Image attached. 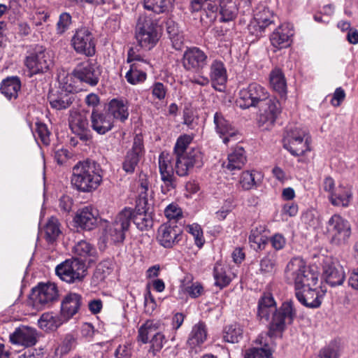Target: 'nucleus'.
Instances as JSON below:
<instances>
[{
  "label": "nucleus",
  "mask_w": 358,
  "mask_h": 358,
  "mask_svg": "<svg viewBox=\"0 0 358 358\" xmlns=\"http://www.w3.org/2000/svg\"><path fill=\"white\" fill-rule=\"evenodd\" d=\"M228 162L226 168L230 171L239 170L243 168L246 162V155L244 148L236 146L228 155Z\"/></svg>",
  "instance_id": "obj_35"
},
{
  "label": "nucleus",
  "mask_w": 358,
  "mask_h": 358,
  "mask_svg": "<svg viewBox=\"0 0 358 358\" xmlns=\"http://www.w3.org/2000/svg\"><path fill=\"white\" fill-rule=\"evenodd\" d=\"M66 321L62 313L58 315L53 313H44L38 322L39 327L43 329L55 330Z\"/></svg>",
  "instance_id": "obj_37"
},
{
  "label": "nucleus",
  "mask_w": 358,
  "mask_h": 358,
  "mask_svg": "<svg viewBox=\"0 0 358 358\" xmlns=\"http://www.w3.org/2000/svg\"><path fill=\"white\" fill-rule=\"evenodd\" d=\"M258 108H259V123L266 124L268 126L275 123L282 110L279 101L275 97H270L269 95Z\"/></svg>",
  "instance_id": "obj_19"
},
{
  "label": "nucleus",
  "mask_w": 358,
  "mask_h": 358,
  "mask_svg": "<svg viewBox=\"0 0 358 358\" xmlns=\"http://www.w3.org/2000/svg\"><path fill=\"white\" fill-rule=\"evenodd\" d=\"M162 185L161 192L164 194H167L176 187V178L174 176H161Z\"/></svg>",
  "instance_id": "obj_58"
},
{
  "label": "nucleus",
  "mask_w": 358,
  "mask_h": 358,
  "mask_svg": "<svg viewBox=\"0 0 358 358\" xmlns=\"http://www.w3.org/2000/svg\"><path fill=\"white\" fill-rule=\"evenodd\" d=\"M85 264L78 258L66 259L55 268L56 274L61 280L68 283L80 281L84 277Z\"/></svg>",
  "instance_id": "obj_12"
},
{
  "label": "nucleus",
  "mask_w": 358,
  "mask_h": 358,
  "mask_svg": "<svg viewBox=\"0 0 358 358\" xmlns=\"http://www.w3.org/2000/svg\"><path fill=\"white\" fill-rule=\"evenodd\" d=\"M129 103L124 97L112 99L108 104V115L114 119L124 122L129 117Z\"/></svg>",
  "instance_id": "obj_27"
},
{
  "label": "nucleus",
  "mask_w": 358,
  "mask_h": 358,
  "mask_svg": "<svg viewBox=\"0 0 358 358\" xmlns=\"http://www.w3.org/2000/svg\"><path fill=\"white\" fill-rule=\"evenodd\" d=\"M72 23V17L67 12L62 13L56 24V31L58 34H63L67 31Z\"/></svg>",
  "instance_id": "obj_51"
},
{
  "label": "nucleus",
  "mask_w": 358,
  "mask_h": 358,
  "mask_svg": "<svg viewBox=\"0 0 358 358\" xmlns=\"http://www.w3.org/2000/svg\"><path fill=\"white\" fill-rule=\"evenodd\" d=\"M160 176H174L175 167H173V157L168 152L160 153L158 159Z\"/></svg>",
  "instance_id": "obj_43"
},
{
  "label": "nucleus",
  "mask_w": 358,
  "mask_h": 358,
  "mask_svg": "<svg viewBox=\"0 0 358 358\" xmlns=\"http://www.w3.org/2000/svg\"><path fill=\"white\" fill-rule=\"evenodd\" d=\"M152 93L153 96L159 100H162L166 94V88L162 83H155L152 86Z\"/></svg>",
  "instance_id": "obj_64"
},
{
  "label": "nucleus",
  "mask_w": 358,
  "mask_h": 358,
  "mask_svg": "<svg viewBox=\"0 0 358 358\" xmlns=\"http://www.w3.org/2000/svg\"><path fill=\"white\" fill-rule=\"evenodd\" d=\"M150 346L148 352L152 353L153 356L156 355L162 349L164 344L166 342L165 336L158 331L149 341Z\"/></svg>",
  "instance_id": "obj_49"
},
{
  "label": "nucleus",
  "mask_w": 358,
  "mask_h": 358,
  "mask_svg": "<svg viewBox=\"0 0 358 358\" xmlns=\"http://www.w3.org/2000/svg\"><path fill=\"white\" fill-rule=\"evenodd\" d=\"M193 138L187 134H184L178 137L174 146V154L176 158L188 152L190 149L189 145L192 141Z\"/></svg>",
  "instance_id": "obj_47"
},
{
  "label": "nucleus",
  "mask_w": 358,
  "mask_h": 358,
  "mask_svg": "<svg viewBox=\"0 0 358 358\" xmlns=\"http://www.w3.org/2000/svg\"><path fill=\"white\" fill-rule=\"evenodd\" d=\"M294 35L292 27L289 24H282L277 27L270 36L272 45L282 49L289 47Z\"/></svg>",
  "instance_id": "obj_25"
},
{
  "label": "nucleus",
  "mask_w": 358,
  "mask_h": 358,
  "mask_svg": "<svg viewBox=\"0 0 358 358\" xmlns=\"http://www.w3.org/2000/svg\"><path fill=\"white\" fill-rule=\"evenodd\" d=\"M203 165V154L199 148H192L188 152L176 158V173L180 177L189 174L194 169Z\"/></svg>",
  "instance_id": "obj_7"
},
{
  "label": "nucleus",
  "mask_w": 358,
  "mask_h": 358,
  "mask_svg": "<svg viewBox=\"0 0 358 358\" xmlns=\"http://www.w3.org/2000/svg\"><path fill=\"white\" fill-rule=\"evenodd\" d=\"M82 304V296L77 293L70 292L63 299L61 304V313L67 321L76 315Z\"/></svg>",
  "instance_id": "obj_29"
},
{
  "label": "nucleus",
  "mask_w": 358,
  "mask_h": 358,
  "mask_svg": "<svg viewBox=\"0 0 358 358\" xmlns=\"http://www.w3.org/2000/svg\"><path fill=\"white\" fill-rule=\"evenodd\" d=\"M71 45L77 53L91 57L95 54V42L91 30L86 27L78 28L72 37Z\"/></svg>",
  "instance_id": "obj_15"
},
{
  "label": "nucleus",
  "mask_w": 358,
  "mask_h": 358,
  "mask_svg": "<svg viewBox=\"0 0 358 358\" xmlns=\"http://www.w3.org/2000/svg\"><path fill=\"white\" fill-rule=\"evenodd\" d=\"M271 315L272 318L268 324L267 335L271 338L282 337L286 324H292L296 316L294 302L285 301L278 309L272 294L264 293L258 301L257 316L261 320L268 322Z\"/></svg>",
  "instance_id": "obj_2"
},
{
  "label": "nucleus",
  "mask_w": 358,
  "mask_h": 358,
  "mask_svg": "<svg viewBox=\"0 0 358 358\" xmlns=\"http://www.w3.org/2000/svg\"><path fill=\"white\" fill-rule=\"evenodd\" d=\"M208 55L198 47L187 48L182 57V65L187 71L199 73L208 65Z\"/></svg>",
  "instance_id": "obj_16"
},
{
  "label": "nucleus",
  "mask_w": 358,
  "mask_h": 358,
  "mask_svg": "<svg viewBox=\"0 0 358 358\" xmlns=\"http://www.w3.org/2000/svg\"><path fill=\"white\" fill-rule=\"evenodd\" d=\"M157 305L154 296L148 289L144 295V308L147 314L151 315L155 310Z\"/></svg>",
  "instance_id": "obj_60"
},
{
  "label": "nucleus",
  "mask_w": 358,
  "mask_h": 358,
  "mask_svg": "<svg viewBox=\"0 0 358 358\" xmlns=\"http://www.w3.org/2000/svg\"><path fill=\"white\" fill-rule=\"evenodd\" d=\"M138 198L136 199V227L145 233L141 236L138 242L143 245H149L151 241L148 231L153 226V207L148 200L150 182L148 175L141 172L139 174Z\"/></svg>",
  "instance_id": "obj_3"
},
{
  "label": "nucleus",
  "mask_w": 358,
  "mask_h": 358,
  "mask_svg": "<svg viewBox=\"0 0 358 358\" xmlns=\"http://www.w3.org/2000/svg\"><path fill=\"white\" fill-rule=\"evenodd\" d=\"M21 88V82L18 77L13 76L4 79L0 87L1 92L8 99H17Z\"/></svg>",
  "instance_id": "obj_34"
},
{
  "label": "nucleus",
  "mask_w": 358,
  "mask_h": 358,
  "mask_svg": "<svg viewBox=\"0 0 358 358\" xmlns=\"http://www.w3.org/2000/svg\"><path fill=\"white\" fill-rule=\"evenodd\" d=\"M69 124L71 131L82 141L87 142L92 139L88 120L85 115L75 113L69 118Z\"/></svg>",
  "instance_id": "obj_21"
},
{
  "label": "nucleus",
  "mask_w": 358,
  "mask_h": 358,
  "mask_svg": "<svg viewBox=\"0 0 358 358\" xmlns=\"http://www.w3.org/2000/svg\"><path fill=\"white\" fill-rule=\"evenodd\" d=\"M244 327L238 322L226 325L222 330V338L224 342L238 343L243 338Z\"/></svg>",
  "instance_id": "obj_33"
},
{
  "label": "nucleus",
  "mask_w": 358,
  "mask_h": 358,
  "mask_svg": "<svg viewBox=\"0 0 358 358\" xmlns=\"http://www.w3.org/2000/svg\"><path fill=\"white\" fill-rule=\"evenodd\" d=\"M138 32L136 39L143 49L150 50L156 45L160 38L157 22L150 17L140 16L138 20Z\"/></svg>",
  "instance_id": "obj_6"
},
{
  "label": "nucleus",
  "mask_w": 358,
  "mask_h": 358,
  "mask_svg": "<svg viewBox=\"0 0 358 358\" xmlns=\"http://www.w3.org/2000/svg\"><path fill=\"white\" fill-rule=\"evenodd\" d=\"M238 7L236 2L229 1L227 2L222 1L220 3V14L222 22L231 21L236 17Z\"/></svg>",
  "instance_id": "obj_45"
},
{
  "label": "nucleus",
  "mask_w": 358,
  "mask_h": 358,
  "mask_svg": "<svg viewBox=\"0 0 358 358\" xmlns=\"http://www.w3.org/2000/svg\"><path fill=\"white\" fill-rule=\"evenodd\" d=\"M322 278L331 287L341 285L345 278L343 266L325 258L322 263Z\"/></svg>",
  "instance_id": "obj_20"
},
{
  "label": "nucleus",
  "mask_w": 358,
  "mask_h": 358,
  "mask_svg": "<svg viewBox=\"0 0 358 358\" xmlns=\"http://www.w3.org/2000/svg\"><path fill=\"white\" fill-rule=\"evenodd\" d=\"M159 323L154 320L146 321L138 329V341L147 343L159 331Z\"/></svg>",
  "instance_id": "obj_40"
},
{
  "label": "nucleus",
  "mask_w": 358,
  "mask_h": 358,
  "mask_svg": "<svg viewBox=\"0 0 358 358\" xmlns=\"http://www.w3.org/2000/svg\"><path fill=\"white\" fill-rule=\"evenodd\" d=\"M134 61V48L131 47L129 49L128 54H127V59L126 64L124 63L122 66H121L120 71L121 73L124 70L127 69V64H129V69L125 73V78L127 81L131 84L134 85V64H132V62Z\"/></svg>",
  "instance_id": "obj_46"
},
{
  "label": "nucleus",
  "mask_w": 358,
  "mask_h": 358,
  "mask_svg": "<svg viewBox=\"0 0 358 358\" xmlns=\"http://www.w3.org/2000/svg\"><path fill=\"white\" fill-rule=\"evenodd\" d=\"M284 277L287 283L294 285L295 296L301 304L308 308L321 306L327 291L322 286H316L319 273L302 259L292 258L285 267Z\"/></svg>",
  "instance_id": "obj_1"
},
{
  "label": "nucleus",
  "mask_w": 358,
  "mask_h": 358,
  "mask_svg": "<svg viewBox=\"0 0 358 358\" xmlns=\"http://www.w3.org/2000/svg\"><path fill=\"white\" fill-rule=\"evenodd\" d=\"M187 231L194 236L195 245L201 248L205 243L201 226L196 223L189 224L187 226Z\"/></svg>",
  "instance_id": "obj_50"
},
{
  "label": "nucleus",
  "mask_w": 358,
  "mask_h": 358,
  "mask_svg": "<svg viewBox=\"0 0 358 358\" xmlns=\"http://www.w3.org/2000/svg\"><path fill=\"white\" fill-rule=\"evenodd\" d=\"M24 64L28 70L29 77H32L49 71L53 66V57L43 46L35 45L27 52Z\"/></svg>",
  "instance_id": "obj_5"
},
{
  "label": "nucleus",
  "mask_w": 358,
  "mask_h": 358,
  "mask_svg": "<svg viewBox=\"0 0 358 358\" xmlns=\"http://www.w3.org/2000/svg\"><path fill=\"white\" fill-rule=\"evenodd\" d=\"M277 268V257L274 252H268L259 261V273L264 277L273 276Z\"/></svg>",
  "instance_id": "obj_36"
},
{
  "label": "nucleus",
  "mask_w": 358,
  "mask_h": 358,
  "mask_svg": "<svg viewBox=\"0 0 358 358\" xmlns=\"http://www.w3.org/2000/svg\"><path fill=\"white\" fill-rule=\"evenodd\" d=\"M97 210L90 206L79 209L74 218L77 227L85 230H92L97 225Z\"/></svg>",
  "instance_id": "obj_23"
},
{
  "label": "nucleus",
  "mask_w": 358,
  "mask_h": 358,
  "mask_svg": "<svg viewBox=\"0 0 358 358\" xmlns=\"http://www.w3.org/2000/svg\"><path fill=\"white\" fill-rule=\"evenodd\" d=\"M182 237V231L176 222L164 223L157 231V241L165 248H173L180 243Z\"/></svg>",
  "instance_id": "obj_18"
},
{
  "label": "nucleus",
  "mask_w": 358,
  "mask_h": 358,
  "mask_svg": "<svg viewBox=\"0 0 358 358\" xmlns=\"http://www.w3.org/2000/svg\"><path fill=\"white\" fill-rule=\"evenodd\" d=\"M74 95L57 90L48 95V101L52 108L57 110L68 108L74 101Z\"/></svg>",
  "instance_id": "obj_31"
},
{
  "label": "nucleus",
  "mask_w": 358,
  "mask_h": 358,
  "mask_svg": "<svg viewBox=\"0 0 358 358\" xmlns=\"http://www.w3.org/2000/svg\"><path fill=\"white\" fill-rule=\"evenodd\" d=\"M134 217V210L125 207L116 217L115 221L108 227L107 238L114 243L122 242L125 238L130 222Z\"/></svg>",
  "instance_id": "obj_11"
},
{
  "label": "nucleus",
  "mask_w": 358,
  "mask_h": 358,
  "mask_svg": "<svg viewBox=\"0 0 358 358\" xmlns=\"http://www.w3.org/2000/svg\"><path fill=\"white\" fill-rule=\"evenodd\" d=\"M264 347L252 348L248 349L245 354L244 358H271V351L268 345L264 343Z\"/></svg>",
  "instance_id": "obj_48"
},
{
  "label": "nucleus",
  "mask_w": 358,
  "mask_h": 358,
  "mask_svg": "<svg viewBox=\"0 0 358 358\" xmlns=\"http://www.w3.org/2000/svg\"><path fill=\"white\" fill-rule=\"evenodd\" d=\"M122 169L128 173H132L134 171V144L125 156L122 163Z\"/></svg>",
  "instance_id": "obj_57"
},
{
  "label": "nucleus",
  "mask_w": 358,
  "mask_h": 358,
  "mask_svg": "<svg viewBox=\"0 0 358 358\" xmlns=\"http://www.w3.org/2000/svg\"><path fill=\"white\" fill-rule=\"evenodd\" d=\"M327 232L331 243L334 245L345 243L351 235V227L348 220L340 215L334 214L327 222Z\"/></svg>",
  "instance_id": "obj_13"
},
{
  "label": "nucleus",
  "mask_w": 358,
  "mask_h": 358,
  "mask_svg": "<svg viewBox=\"0 0 358 358\" xmlns=\"http://www.w3.org/2000/svg\"><path fill=\"white\" fill-rule=\"evenodd\" d=\"M249 243L250 247L255 251H261L265 249L268 243V238L266 236H257L253 235L249 236Z\"/></svg>",
  "instance_id": "obj_55"
},
{
  "label": "nucleus",
  "mask_w": 358,
  "mask_h": 358,
  "mask_svg": "<svg viewBox=\"0 0 358 358\" xmlns=\"http://www.w3.org/2000/svg\"><path fill=\"white\" fill-rule=\"evenodd\" d=\"M185 291L191 298L196 299L203 294L204 289L200 282H196L186 287Z\"/></svg>",
  "instance_id": "obj_61"
},
{
  "label": "nucleus",
  "mask_w": 358,
  "mask_h": 358,
  "mask_svg": "<svg viewBox=\"0 0 358 358\" xmlns=\"http://www.w3.org/2000/svg\"><path fill=\"white\" fill-rule=\"evenodd\" d=\"M77 337L72 334H66L55 349V353L60 356L68 354L77 345Z\"/></svg>",
  "instance_id": "obj_44"
},
{
  "label": "nucleus",
  "mask_w": 358,
  "mask_h": 358,
  "mask_svg": "<svg viewBox=\"0 0 358 358\" xmlns=\"http://www.w3.org/2000/svg\"><path fill=\"white\" fill-rule=\"evenodd\" d=\"M283 146L293 156L303 155L310 150L308 132L299 127L291 129L283 139Z\"/></svg>",
  "instance_id": "obj_9"
},
{
  "label": "nucleus",
  "mask_w": 358,
  "mask_h": 358,
  "mask_svg": "<svg viewBox=\"0 0 358 358\" xmlns=\"http://www.w3.org/2000/svg\"><path fill=\"white\" fill-rule=\"evenodd\" d=\"M72 76H66L59 81V87L57 90L66 94L74 95L78 92V88L74 85Z\"/></svg>",
  "instance_id": "obj_52"
},
{
  "label": "nucleus",
  "mask_w": 358,
  "mask_h": 358,
  "mask_svg": "<svg viewBox=\"0 0 358 358\" xmlns=\"http://www.w3.org/2000/svg\"><path fill=\"white\" fill-rule=\"evenodd\" d=\"M253 19L248 26L249 33L256 37H261L266 29L274 23L272 11L265 5L260 4L254 10Z\"/></svg>",
  "instance_id": "obj_14"
},
{
  "label": "nucleus",
  "mask_w": 358,
  "mask_h": 358,
  "mask_svg": "<svg viewBox=\"0 0 358 358\" xmlns=\"http://www.w3.org/2000/svg\"><path fill=\"white\" fill-rule=\"evenodd\" d=\"M270 85L282 97L287 94V83L285 76L280 69H273L270 73Z\"/></svg>",
  "instance_id": "obj_39"
},
{
  "label": "nucleus",
  "mask_w": 358,
  "mask_h": 358,
  "mask_svg": "<svg viewBox=\"0 0 358 358\" xmlns=\"http://www.w3.org/2000/svg\"><path fill=\"white\" fill-rule=\"evenodd\" d=\"M269 95L267 90L257 83H250L239 92L237 104L241 108L248 109L258 107Z\"/></svg>",
  "instance_id": "obj_10"
},
{
  "label": "nucleus",
  "mask_w": 358,
  "mask_h": 358,
  "mask_svg": "<svg viewBox=\"0 0 358 358\" xmlns=\"http://www.w3.org/2000/svg\"><path fill=\"white\" fill-rule=\"evenodd\" d=\"M228 266L217 262L213 268V277L215 285L222 289L227 287L231 281V276L228 274Z\"/></svg>",
  "instance_id": "obj_38"
},
{
  "label": "nucleus",
  "mask_w": 358,
  "mask_h": 358,
  "mask_svg": "<svg viewBox=\"0 0 358 358\" xmlns=\"http://www.w3.org/2000/svg\"><path fill=\"white\" fill-rule=\"evenodd\" d=\"M73 199L67 195H63L59 200V208L64 213H69L73 206Z\"/></svg>",
  "instance_id": "obj_63"
},
{
  "label": "nucleus",
  "mask_w": 358,
  "mask_h": 358,
  "mask_svg": "<svg viewBox=\"0 0 358 358\" xmlns=\"http://www.w3.org/2000/svg\"><path fill=\"white\" fill-rule=\"evenodd\" d=\"M164 215L169 220V222H171L172 220H176L182 217V212L177 203H171L166 207Z\"/></svg>",
  "instance_id": "obj_54"
},
{
  "label": "nucleus",
  "mask_w": 358,
  "mask_h": 358,
  "mask_svg": "<svg viewBox=\"0 0 358 358\" xmlns=\"http://www.w3.org/2000/svg\"><path fill=\"white\" fill-rule=\"evenodd\" d=\"M352 197V193L350 188L343 185L336 187V189L329 194V199L334 206L348 207Z\"/></svg>",
  "instance_id": "obj_30"
},
{
  "label": "nucleus",
  "mask_w": 358,
  "mask_h": 358,
  "mask_svg": "<svg viewBox=\"0 0 358 358\" xmlns=\"http://www.w3.org/2000/svg\"><path fill=\"white\" fill-rule=\"evenodd\" d=\"M209 78L212 87L221 92L227 81V72L224 64L219 59H214L210 65Z\"/></svg>",
  "instance_id": "obj_24"
},
{
  "label": "nucleus",
  "mask_w": 358,
  "mask_h": 358,
  "mask_svg": "<svg viewBox=\"0 0 358 358\" xmlns=\"http://www.w3.org/2000/svg\"><path fill=\"white\" fill-rule=\"evenodd\" d=\"M36 330L27 326H20L10 335V341L13 344L25 347L34 345L37 342Z\"/></svg>",
  "instance_id": "obj_22"
},
{
  "label": "nucleus",
  "mask_w": 358,
  "mask_h": 358,
  "mask_svg": "<svg viewBox=\"0 0 358 358\" xmlns=\"http://www.w3.org/2000/svg\"><path fill=\"white\" fill-rule=\"evenodd\" d=\"M90 120L92 129L100 135L106 134L114 127L113 117L106 112L103 113L93 110Z\"/></svg>",
  "instance_id": "obj_26"
},
{
  "label": "nucleus",
  "mask_w": 358,
  "mask_h": 358,
  "mask_svg": "<svg viewBox=\"0 0 358 358\" xmlns=\"http://www.w3.org/2000/svg\"><path fill=\"white\" fill-rule=\"evenodd\" d=\"M261 176L257 171H243L240 178V185L244 190L257 187L260 183Z\"/></svg>",
  "instance_id": "obj_42"
},
{
  "label": "nucleus",
  "mask_w": 358,
  "mask_h": 358,
  "mask_svg": "<svg viewBox=\"0 0 358 358\" xmlns=\"http://www.w3.org/2000/svg\"><path fill=\"white\" fill-rule=\"evenodd\" d=\"M43 231L46 241L48 243H53L62 233L58 219L51 217L45 224Z\"/></svg>",
  "instance_id": "obj_41"
},
{
  "label": "nucleus",
  "mask_w": 358,
  "mask_h": 358,
  "mask_svg": "<svg viewBox=\"0 0 358 358\" xmlns=\"http://www.w3.org/2000/svg\"><path fill=\"white\" fill-rule=\"evenodd\" d=\"M92 250L93 247L92 245L85 241H78L73 247L74 252L80 257L90 255Z\"/></svg>",
  "instance_id": "obj_56"
},
{
  "label": "nucleus",
  "mask_w": 358,
  "mask_h": 358,
  "mask_svg": "<svg viewBox=\"0 0 358 358\" xmlns=\"http://www.w3.org/2000/svg\"><path fill=\"white\" fill-rule=\"evenodd\" d=\"M102 68L94 59H87L78 63L72 71L74 78L91 87H95L99 82Z\"/></svg>",
  "instance_id": "obj_8"
},
{
  "label": "nucleus",
  "mask_w": 358,
  "mask_h": 358,
  "mask_svg": "<svg viewBox=\"0 0 358 358\" xmlns=\"http://www.w3.org/2000/svg\"><path fill=\"white\" fill-rule=\"evenodd\" d=\"M57 297L58 289L56 285L52 282L39 284L32 289L31 294L33 306L38 309L49 307Z\"/></svg>",
  "instance_id": "obj_17"
},
{
  "label": "nucleus",
  "mask_w": 358,
  "mask_h": 358,
  "mask_svg": "<svg viewBox=\"0 0 358 358\" xmlns=\"http://www.w3.org/2000/svg\"><path fill=\"white\" fill-rule=\"evenodd\" d=\"M112 263L110 261H103L98 264L96 268V275H99L101 279H104L112 270Z\"/></svg>",
  "instance_id": "obj_62"
},
{
  "label": "nucleus",
  "mask_w": 358,
  "mask_h": 358,
  "mask_svg": "<svg viewBox=\"0 0 358 358\" xmlns=\"http://www.w3.org/2000/svg\"><path fill=\"white\" fill-rule=\"evenodd\" d=\"M183 124L189 129H194L198 125V116L191 108H185L183 110Z\"/></svg>",
  "instance_id": "obj_53"
},
{
  "label": "nucleus",
  "mask_w": 358,
  "mask_h": 358,
  "mask_svg": "<svg viewBox=\"0 0 358 358\" xmlns=\"http://www.w3.org/2000/svg\"><path fill=\"white\" fill-rule=\"evenodd\" d=\"M102 173L100 164L94 160L80 161L73 168L71 184L79 192H92L101 185Z\"/></svg>",
  "instance_id": "obj_4"
},
{
  "label": "nucleus",
  "mask_w": 358,
  "mask_h": 358,
  "mask_svg": "<svg viewBox=\"0 0 358 358\" xmlns=\"http://www.w3.org/2000/svg\"><path fill=\"white\" fill-rule=\"evenodd\" d=\"M207 338V329L203 322L194 324L189 335L187 345L191 348L201 346Z\"/></svg>",
  "instance_id": "obj_32"
},
{
  "label": "nucleus",
  "mask_w": 358,
  "mask_h": 358,
  "mask_svg": "<svg viewBox=\"0 0 358 358\" xmlns=\"http://www.w3.org/2000/svg\"><path fill=\"white\" fill-rule=\"evenodd\" d=\"M213 122L216 132L222 138V141L224 144H227L230 138L236 135V129L231 125L229 120L225 119L222 113L216 112L214 114Z\"/></svg>",
  "instance_id": "obj_28"
},
{
  "label": "nucleus",
  "mask_w": 358,
  "mask_h": 358,
  "mask_svg": "<svg viewBox=\"0 0 358 358\" xmlns=\"http://www.w3.org/2000/svg\"><path fill=\"white\" fill-rule=\"evenodd\" d=\"M36 133L44 145H49L50 142V131L46 124L41 122L36 123Z\"/></svg>",
  "instance_id": "obj_59"
}]
</instances>
